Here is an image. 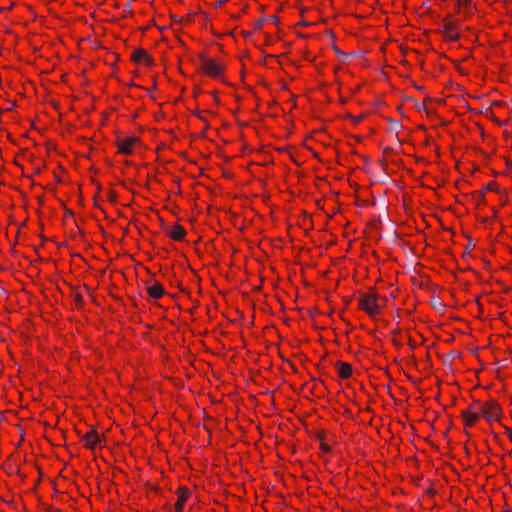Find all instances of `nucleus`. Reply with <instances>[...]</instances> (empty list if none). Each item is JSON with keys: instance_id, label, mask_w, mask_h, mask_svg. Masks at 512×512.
I'll use <instances>...</instances> for the list:
<instances>
[{"instance_id": "3", "label": "nucleus", "mask_w": 512, "mask_h": 512, "mask_svg": "<svg viewBox=\"0 0 512 512\" xmlns=\"http://www.w3.org/2000/svg\"><path fill=\"white\" fill-rule=\"evenodd\" d=\"M500 414L501 408L495 401H490L481 408V415L489 422L498 420Z\"/></svg>"}, {"instance_id": "5", "label": "nucleus", "mask_w": 512, "mask_h": 512, "mask_svg": "<svg viewBox=\"0 0 512 512\" xmlns=\"http://www.w3.org/2000/svg\"><path fill=\"white\" fill-rule=\"evenodd\" d=\"M83 440L85 442V446L91 450H94L95 447L100 443L101 441V437L100 435L97 433V431L95 430H90L89 432H87L84 437H83Z\"/></svg>"}, {"instance_id": "11", "label": "nucleus", "mask_w": 512, "mask_h": 512, "mask_svg": "<svg viewBox=\"0 0 512 512\" xmlns=\"http://www.w3.org/2000/svg\"><path fill=\"white\" fill-rule=\"evenodd\" d=\"M338 374L341 378H348L352 373V367L346 362L337 363Z\"/></svg>"}, {"instance_id": "17", "label": "nucleus", "mask_w": 512, "mask_h": 512, "mask_svg": "<svg viewBox=\"0 0 512 512\" xmlns=\"http://www.w3.org/2000/svg\"><path fill=\"white\" fill-rule=\"evenodd\" d=\"M76 301L77 302H81L82 301V296L80 294L76 295Z\"/></svg>"}, {"instance_id": "1", "label": "nucleus", "mask_w": 512, "mask_h": 512, "mask_svg": "<svg viewBox=\"0 0 512 512\" xmlns=\"http://www.w3.org/2000/svg\"><path fill=\"white\" fill-rule=\"evenodd\" d=\"M378 298V294L374 291L362 294L359 298V307L371 317H375L380 312V306L377 304Z\"/></svg>"}, {"instance_id": "2", "label": "nucleus", "mask_w": 512, "mask_h": 512, "mask_svg": "<svg viewBox=\"0 0 512 512\" xmlns=\"http://www.w3.org/2000/svg\"><path fill=\"white\" fill-rule=\"evenodd\" d=\"M199 67L202 71L212 77H218L222 73V65L204 55L199 57Z\"/></svg>"}, {"instance_id": "9", "label": "nucleus", "mask_w": 512, "mask_h": 512, "mask_svg": "<svg viewBox=\"0 0 512 512\" xmlns=\"http://www.w3.org/2000/svg\"><path fill=\"white\" fill-rule=\"evenodd\" d=\"M189 496V491L186 489H180L178 494V500L175 503V511L182 512L185 502L187 501Z\"/></svg>"}, {"instance_id": "19", "label": "nucleus", "mask_w": 512, "mask_h": 512, "mask_svg": "<svg viewBox=\"0 0 512 512\" xmlns=\"http://www.w3.org/2000/svg\"><path fill=\"white\" fill-rule=\"evenodd\" d=\"M491 189H492V188H491V185H490V184H488V185L485 187V190H491Z\"/></svg>"}, {"instance_id": "18", "label": "nucleus", "mask_w": 512, "mask_h": 512, "mask_svg": "<svg viewBox=\"0 0 512 512\" xmlns=\"http://www.w3.org/2000/svg\"><path fill=\"white\" fill-rule=\"evenodd\" d=\"M322 449L324 451H329V446H327L326 444H322Z\"/></svg>"}, {"instance_id": "14", "label": "nucleus", "mask_w": 512, "mask_h": 512, "mask_svg": "<svg viewBox=\"0 0 512 512\" xmlns=\"http://www.w3.org/2000/svg\"><path fill=\"white\" fill-rule=\"evenodd\" d=\"M263 23H264V19L258 20L255 25L256 29H260L262 27Z\"/></svg>"}, {"instance_id": "4", "label": "nucleus", "mask_w": 512, "mask_h": 512, "mask_svg": "<svg viewBox=\"0 0 512 512\" xmlns=\"http://www.w3.org/2000/svg\"><path fill=\"white\" fill-rule=\"evenodd\" d=\"M138 142V138H122L117 140L119 152L122 154H131L133 146Z\"/></svg>"}, {"instance_id": "13", "label": "nucleus", "mask_w": 512, "mask_h": 512, "mask_svg": "<svg viewBox=\"0 0 512 512\" xmlns=\"http://www.w3.org/2000/svg\"><path fill=\"white\" fill-rule=\"evenodd\" d=\"M334 50L339 55V60L342 62H345L350 55L354 54V53H350V54L344 53V52L340 51L337 47H335Z\"/></svg>"}, {"instance_id": "15", "label": "nucleus", "mask_w": 512, "mask_h": 512, "mask_svg": "<svg viewBox=\"0 0 512 512\" xmlns=\"http://www.w3.org/2000/svg\"><path fill=\"white\" fill-rule=\"evenodd\" d=\"M506 433H507L509 439L512 442V428H506Z\"/></svg>"}, {"instance_id": "6", "label": "nucleus", "mask_w": 512, "mask_h": 512, "mask_svg": "<svg viewBox=\"0 0 512 512\" xmlns=\"http://www.w3.org/2000/svg\"><path fill=\"white\" fill-rule=\"evenodd\" d=\"M443 30L445 36L452 41H456L460 37L458 32L456 31V25L453 21L445 22L443 24Z\"/></svg>"}, {"instance_id": "16", "label": "nucleus", "mask_w": 512, "mask_h": 512, "mask_svg": "<svg viewBox=\"0 0 512 512\" xmlns=\"http://www.w3.org/2000/svg\"><path fill=\"white\" fill-rule=\"evenodd\" d=\"M268 20H269V21H271L272 23H278V21H279V20H278V18H277L276 16H270V17L268 18Z\"/></svg>"}, {"instance_id": "8", "label": "nucleus", "mask_w": 512, "mask_h": 512, "mask_svg": "<svg viewBox=\"0 0 512 512\" xmlns=\"http://www.w3.org/2000/svg\"><path fill=\"white\" fill-rule=\"evenodd\" d=\"M186 234V231L185 229L181 226V225H178V224H175L171 230L168 232V235L174 239V240H177V241H181L183 240L184 236Z\"/></svg>"}, {"instance_id": "12", "label": "nucleus", "mask_w": 512, "mask_h": 512, "mask_svg": "<svg viewBox=\"0 0 512 512\" xmlns=\"http://www.w3.org/2000/svg\"><path fill=\"white\" fill-rule=\"evenodd\" d=\"M465 425L473 426L476 420L478 419V414L472 413L470 411H464L462 413Z\"/></svg>"}, {"instance_id": "10", "label": "nucleus", "mask_w": 512, "mask_h": 512, "mask_svg": "<svg viewBox=\"0 0 512 512\" xmlns=\"http://www.w3.org/2000/svg\"><path fill=\"white\" fill-rule=\"evenodd\" d=\"M148 294L155 299L160 298L164 294V288L163 286L158 283L154 282L151 286L147 288Z\"/></svg>"}, {"instance_id": "7", "label": "nucleus", "mask_w": 512, "mask_h": 512, "mask_svg": "<svg viewBox=\"0 0 512 512\" xmlns=\"http://www.w3.org/2000/svg\"><path fill=\"white\" fill-rule=\"evenodd\" d=\"M132 60L135 61V62H144L146 64H150L151 63V58L149 57V55L147 54V52L143 49H137L134 51L133 55H132Z\"/></svg>"}]
</instances>
